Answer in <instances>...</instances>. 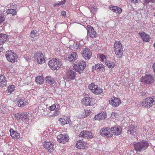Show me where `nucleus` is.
Listing matches in <instances>:
<instances>
[{"mask_svg": "<svg viewBox=\"0 0 155 155\" xmlns=\"http://www.w3.org/2000/svg\"><path fill=\"white\" fill-rule=\"evenodd\" d=\"M28 114L26 113H22L21 120L23 121H26L28 120L27 117Z\"/></svg>", "mask_w": 155, "mask_h": 155, "instance_id": "4c0bfd02", "label": "nucleus"}, {"mask_svg": "<svg viewBox=\"0 0 155 155\" xmlns=\"http://www.w3.org/2000/svg\"><path fill=\"white\" fill-rule=\"evenodd\" d=\"M153 2L152 0H145V2L143 3L144 5H147L150 2Z\"/></svg>", "mask_w": 155, "mask_h": 155, "instance_id": "de8ad7c7", "label": "nucleus"}, {"mask_svg": "<svg viewBox=\"0 0 155 155\" xmlns=\"http://www.w3.org/2000/svg\"><path fill=\"white\" fill-rule=\"evenodd\" d=\"M7 82L5 77L4 75H0V87L6 86Z\"/></svg>", "mask_w": 155, "mask_h": 155, "instance_id": "b1692460", "label": "nucleus"}, {"mask_svg": "<svg viewBox=\"0 0 155 155\" xmlns=\"http://www.w3.org/2000/svg\"><path fill=\"white\" fill-rule=\"evenodd\" d=\"M114 51L117 56L120 58L123 55V50L121 42L119 41H116L114 44Z\"/></svg>", "mask_w": 155, "mask_h": 155, "instance_id": "7ed1b4c3", "label": "nucleus"}, {"mask_svg": "<svg viewBox=\"0 0 155 155\" xmlns=\"http://www.w3.org/2000/svg\"><path fill=\"white\" fill-rule=\"evenodd\" d=\"M134 4H136L137 3H139L140 2V0H130Z\"/></svg>", "mask_w": 155, "mask_h": 155, "instance_id": "09e8293b", "label": "nucleus"}, {"mask_svg": "<svg viewBox=\"0 0 155 155\" xmlns=\"http://www.w3.org/2000/svg\"><path fill=\"white\" fill-rule=\"evenodd\" d=\"M105 64L109 68H112L115 66V64L114 62L109 60H107L106 61Z\"/></svg>", "mask_w": 155, "mask_h": 155, "instance_id": "c9c22d12", "label": "nucleus"}, {"mask_svg": "<svg viewBox=\"0 0 155 155\" xmlns=\"http://www.w3.org/2000/svg\"><path fill=\"white\" fill-rule=\"evenodd\" d=\"M59 113V111L58 110H56L54 112V115H58Z\"/></svg>", "mask_w": 155, "mask_h": 155, "instance_id": "6e6d98bb", "label": "nucleus"}, {"mask_svg": "<svg viewBox=\"0 0 155 155\" xmlns=\"http://www.w3.org/2000/svg\"><path fill=\"white\" fill-rule=\"evenodd\" d=\"M10 135L12 137L16 139L20 138V134L19 133L17 132L16 131H14L12 129H11L10 130Z\"/></svg>", "mask_w": 155, "mask_h": 155, "instance_id": "a878e982", "label": "nucleus"}, {"mask_svg": "<svg viewBox=\"0 0 155 155\" xmlns=\"http://www.w3.org/2000/svg\"><path fill=\"white\" fill-rule=\"evenodd\" d=\"M99 57L102 60V61H103L104 59H105L106 58V56L104 55L103 54H101L100 55Z\"/></svg>", "mask_w": 155, "mask_h": 155, "instance_id": "a18cd8bd", "label": "nucleus"}, {"mask_svg": "<svg viewBox=\"0 0 155 155\" xmlns=\"http://www.w3.org/2000/svg\"><path fill=\"white\" fill-rule=\"evenodd\" d=\"M38 34L36 31L33 30L31 32L30 36L33 38L34 41L38 38Z\"/></svg>", "mask_w": 155, "mask_h": 155, "instance_id": "c756f323", "label": "nucleus"}, {"mask_svg": "<svg viewBox=\"0 0 155 155\" xmlns=\"http://www.w3.org/2000/svg\"><path fill=\"white\" fill-rule=\"evenodd\" d=\"M6 13L7 14H11L13 16L17 14V11L15 9L11 8L7 10Z\"/></svg>", "mask_w": 155, "mask_h": 155, "instance_id": "7c9ffc66", "label": "nucleus"}, {"mask_svg": "<svg viewBox=\"0 0 155 155\" xmlns=\"http://www.w3.org/2000/svg\"><path fill=\"white\" fill-rule=\"evenodd\" d=\"M61 15L63 16L64 18H65L66 17V13L65 11H62L61 12Z\"/></svg>", "mask_w": 155, "mask_h": 155, "instance_id": "603ef678", "label": "nucleus"}, {"mask_svg": "<svg viewBox=\"0 0 155 155\" xmlns=\"http://www.w3.org/2000/svg\"><path fill=\"white\" fill-rule=\"evenodd\" d=\"M79 137L91 139L93 138L91 132L89 131L83 130L79 134Z\"/></svg>", "mask_w": 155, "mask_h": 155, "instance_id": "dca6fc26", "label": "nucleus"}, {"mask_svg": "<svg viewBox=\"0 0 155 155\" xmlns=\"http://www.w3.org/2000/svg\"><path fill=\"white\" fill-rule=\"evenodd\" d=\"M142 106L146 108H149L155 104V97H148L141 103Z\"/></svg>", "mask_w": 155, "mask_h": 155, "instance_id": "423d86ee", "label": "nucleus"}, {"mask_svg": "<svg viewBox=\"0 0 155 155\" xmlns=\"http://www.w3.org/2000/svg\"><path fill=\"white\" fill-rule=\"evenodd\" d=\"M36 82L40 84H42L44 81L43 78L41 76H38L35 79Z\"/></svg>", "mask_w": 155, "mask_h": 155, "instance_id": "72a5a7b5", "label": "nucleus"}, {"mask_svg": "<svg viewBox=\"0 0 155 155\" xmlns=\"http://www.w3.org/2000/svg\"><path fill=\"white\" fill-rule=\"evenodd\" d=\"M17 105L19 107H23L27 105V102L24 99L19 98L17 100Z\"/></svg>", "mask_w": 155, "mask_h": 155, "instance_id": "393cba45", "label": "nucleus"}, {"mask_svg": "<svg viewBox=\"0 0 155 155\" xmlns=\"http://www.w3.org/2000/svg\"><path fill=\"white\" fill-rule=\"evenodd\" d=\"M139 35L142 37L143 41L148 42L150 39V36L147 34L146 33L143 32L139 33Z\"/></svg>", "mask_w": 155, "mask_h": 155, "instance_id": "aec40b11", "label": "nucleus"}, {"mask_svg": "<svg viewBox=\"0 0 155 155\" xmlns=\"http://www.w3.org/2000/svg\"><path fill=\"white\" fill-rule=\"evenodd\" d=\"M94 100L92 98L85 97L82 100V103L86 106H93L95 104Z\"/></svg>", "mask_w": 155, "mask_h": 155, "instance_id": "1a4fd4ad", "label": "nucleus"}, {"mask_svg": "<svg viewBox=\"0 0 155 155\" xmlns=\"http://www.w3.org/2000/svg\"><path fill=\"white\" fill-rule=\"evenodd\" d=\"M154 71L155 72V63L153 64L152 66Z\"/></svg>", "mask_w": 155, "mask_h": 155, "instance_id": "4d7b16f0", "label": "nucleus"}, {"mask_svg": "<svg viewBox=\"0 0 155 155\" xmlns=\"http://www.w3.org/2000/svg\"><path fill=\"white\" fill-rule=\"evenodd\" d=\"M76 75V72L73 70H70L67 72V77L69 80L74 79Z\"/></svg>", "mask_w": 155, "mask_h": 155, "instance_id": "6ab92c4d", "label": "nucleus"}, {"mask_svg": "<svg viewBox=\"0 0 155 155\" xmlns=\"http://www.w3.org/2000/svg\"><path fill=\"white\" fill-rule=\"evenodd\" d=\"M107 114L104 112L99 113L98 114L95 115L94 117L93 118L94 120H103L106 118Z\"/></svg>", "mask_w": 155, "mask_h": 155, "instance_id": "f3484780", "label": "nucleus"}, {"mask_svg": "<svg viewBox=\"0 0 155 155\" xmlns=\"http://www.w3.org/2000/svg\"><path fill=\"white\" fill-rule=\"evenodd\" d=\"M96 8L95 7H94V8H93L92 9L93 10V11L92 10H91V9H92V8H91V9H90V11L92 12L93 13V14H95V12H96Z\"/></svg>", "mask_w": 155, "mask_h": 155, "instance_id": "5fc2aeb1", "label": "nucleus"}, {"mask_svg": "<svg viewBox=\"0 0 155 155\" xmlns=\"http://www.w3.org/2000/svg\"><path fill=\"white\" fill-rule=\"evenodd\" d=\"M58 141L59 143H64L69 140L68 137L66 134H61L57 136Z\"/></svg>", "mask_w": 155, "mask_h": 155, "instance_id": "9b49d317", "label": "nucleus"}, {"mask_svg": "<svg viewBox=\"0 0 155 155\" xmlns=\"http://www.w3.org/2000/svg\"><path fill=\"white\" fill-rule=\"evenodd\" d=\"M97 85H95L94 83H92L89 85L88 87L89 89L91 90V92L93 93V91H94L95 88H96Z\"/></svg>", "mask_w": 155, "mask_h": 155, "instance_id": "e433bc0d", "label": "nucleus"}, {"mask_svg": "<svg viewBox=\"0 0 155 155\" xmlns=\"http://www.w3.org/2000/svg\"><path fill=\"white\" fill-rule=\"evenodd\" d=\"M36 54L37 61L38 64H42L45 62V57L42 53L40 52H38Z\"/></svg>", "mask_w": 155, "mask_h": 155, "instance_id": "ddd939ff", "label": "nucleus"}, {"mask_svg": "<svg viewBox=\"0 0 155 155\" xmlns=\"http://www.w3.org/2000/svg\"><path fill=\"white\" fill-rule=\"evenodd\" d=\"M110 8V10L113 11L114 12L118 14H120L122 12V9L116 6H111Z\"/></svg>", "mask_w": 155, "mask_h": 155, "instance_id": "bb28decb", "label": "nucleus"}, {"mask_svg": "<svg viewBox=\"0 0 155 155\" xmlns=\"http://www.w3.org/2000/svg\"><path fill=\"white\" fill-rule=\"evenodd\" d=\"M14 85H12L8 87V88L7 89V91H8V93H11L14 91Z\"/></svg>", "mask_w": 155, "mask_h": 155, "instance_id": "58836bf2", "label": "nucleus"}, {"mask_svg": "<svg viewBox=\"0 0 155 155\" xmlns=\"http://www.w3.org/2000/svg\"><path fill=\"white\" fill-rule=\"evenodd\" d=\"M78 57L77 53L76 52H72L71 54L68 57V60L70 62H74Z\"/></svg>", "mask_w": 155, "mask_h": 155, "instance_id": "412c9836", "label": "nucleus"}, {"mask_svg": "<svg viewBox=\"0 0 155 155\" xmlns=\"http://www.w3.org/2000/svg\"><path fill=\"white\" fill-rule=\"evenodd\" d=\"M59 121H60L61 124L63 125L69 124L70 122L71 121L70 119L67 117L64 118H61L60 119Z\"/></svg>", "mask_w": 155, "mask_h": 155, "instance_id": "c85d7f7f", "label": "nucleus"}, {"mask_svg": "<svg viewBox=\"0 0 155 155\" xmlns=\"http://www.w3.org/2000/svg\"><path fill=\"white\" fill-rule=\"evenodd\" d=\"M109 103L114 107H117L121 103L120 99L115 97H112L109 101Z\"/></svg>", "mask_w": 155, "mask_h": 155, "instance_id": "f8f14e48", "label": "nucleus"}, {"mask_svg": "<svg viewBox=\"0 0 155 155\" xmlns=\"http://www.w3.org/2000/svg\"><path fill=\"white\" fill-rule=\"evenodd\" d=\"M66 2L65 0H63V1L61 2L58 3H54L53 5V6L54 7H58L60 5H61L64 4Z\"/></svg>", "mask_w": 155, "mask_h": 155, "instance_id": "ea45409f", "label": "nucleus"}, {"mask_svg": "<svg viewBox=\"0 0 155 155\" xmlns=\"http://www.w3.org/2000/svg\"><path fill=\"white\" fill-rule=\"evenodd\" d=\"M43 144L44 147L48 150V152H51L53 150V144L51 142L45 141V142L43 143Z\"/></svg>", "mask_w": 155, "mask_h": 155, "instance_id": "a211bd4d", "label": "nucleus"}, {"mask_svg": "<svg viewBox=\"0 0 155 155\" xmlns=\"http://www.w3.org/2000/svg\"><path fill=\"white\" fill-rule=\"evenodd\" d=\"M5 20V17L2 14H0V25Z\"/></svg>", "mask_w": 155, "mask_h": 155, "instance_id": "37998d69", "label": "nucleus"}, {"mask_svg": "<svg viewBox=\"0 0 155 155\" xmlns=\"http://www.w3.org/2000/svg\"><path fill=\"white\" fill-rule=\"evenodd\" d=\"M82 56L85 60L90 59L92 56V52L89 49L85 48L83 49L82 52Z\"/></svg>", "mask_w": 155, "mask_h": 155, "instance_id": "9d476101", "label": "nucleus"}, {"mask_svg": "<svg viewBox=\"0 0 155 155\" xmlns=\"http://www.w3.org/2000/svg\"><path fill=\"white\" fill-rule=\"evenodd\" d=\"M18 115L19 116V117H20V119L21 120V117L22 116V114H18Z\"/></svg>", "mask_w": 155, "mask_h": 155, "instance_id": "bf43d9fd", "label": "nucleus"}, {"mask_svg": "<svg viewBox=\"0 0 155 155\" xmlns=\"http://www.w3.org/2000/svg\"><path fill=\"white\" fill-rule=\"evenodd\" d=\"M46 81L47 83L50 84H54V80L53 78L48 76L46 77Z\"/></svg>", "mask_w": 155, "mask_h": 155, "instance_id": "f704fd0d", "label": "nucleus"}, {"mask_svg": "<svg viewBox=\"0 0 155 155\" xmlns=\"http://www.w3.org/2000/svg\"><path fill=\"white\" fill-rule=\"evenodd\" d=\"M87 29V35L92 38H95L97 37V34L96 31L94 30L93 27L90 25L88 27Z\"/></svg>", "mask_w": 155, "mask_h": 155, "instance_id": "2eb2a0df", "label": "nucleus"}, {"mask_svg": "<svg viewBox=\"0 0 155 155\" xmlns=\"http://www.w3.org/2000/svg\"><path fill=\"white\" fill-rule=\"evenodd\" d=\"M110 129L107 127L102 128L100 131L101 135L105 137H111L113 136V134L110 132Z\"/></svg>", "mask_w": 155, "mask_h": 155, "instance_id": "6e6552de", "label": "nucleus"}, {"mask_svg": "<svg viewBox=\"0 0 155 155\" xmlns=\"http://www.w3.org/2000/svg\"><path fill=\"white\" fill-rule=\"evenodd\" d=\"M136 130L135 127L132 124L130 125L129 127L128 131V133L131 134H134L136 132Z\"/></svg>", "mask_w": 155, "mask_h": 155, "instance_id": "2f4dec72", "label": "nucleus"}, {"mask_svg": "<svg viewBox=\"0 0 155 155\" xmlns=\"http://www.w3.org/2000/svg\"><path fill=\"white\" fill-rule=\"evenodd\" d=\"M96 88H95V89L94 91H93V93H94L96 95H98L102 93V90L100 87H98V86L97 85V87H96Z\"/></svg>", "mask_w": 155, "mask_h": 155, "instance_id": "473e14b6", "label": "nucleus"}, {"mask_svg": "<svg viewBox=\"0 0 155 155\" xmlns=\"http://www.w3.org/2000/svg\"><path fill=\"white\" fill-rule=\"evenodd\" d=\"M154 16H155V14H154Z\"/></svg>", "mask_w": 155, "mask_h": 155, "instance_id": "052dcab7", "label": "nucleus"}, {"mask_svg": "<svg viewBox=\"0 0 155 155\" xmlns=\"http://www.w3.org/2000/svg\"><path fill=\"white\" fill-rule=\"evenodd\" d=\"M73 46L74 47V48L77 50L80 48L82 47L81 45L77 43H74L73 44Z\"/></svg>", "mask_w": 155, "mask_h": 155, "instance_id": "a19ab883", "label": "nucleus"}, {"mask_svg": "<svg viewBox=\"0 0 155 155\" xmlns=\"http://www.w3.org/2000/svg\"><path fill=\"white\" fill-rule=\"evenodd\" d=\"M24 58L26 60L28 61H29L30 60V58L27 55H25L24 56Z\"/></svg>", "mask_w": 155, "mask_h": 155, "instance_id": "3c124183", "label": "nucleus"}, {"mask_svg": "<svg viewBox=\"0 0 155 155\" xmlns=\"http://www.w3.org/2000/svg\"><path fill=\"white\" fill-rule=\"evenodd\" d=\"M18 114H16L15 117L16 119L17 120L19 121L20 119V117H19V116L18 115Z\"/></svg>", "mask_w": 155, "mask_h": 155, "instance_id": "864d4df0", "label": "nucleus"}, {"mask_svg": "<svg viewBox=\"0 0 155 155\" xmlns=\"http://www.w3.org/2000/svg\"><path fill=\"white\" fill-rule=\"evenodd\" d=\"M48 65L52 70H58L61 67V62L58 58H53L49 61Z\"/></svg>", "mask_w": 155, "mask_h": 155, "instance_id": "f03ea898", "label": "nucleus"}, {"mask_svg": "<svg viewBox=\"0 0 155 155\" xmlns=\"http://www.w3.org/2000/svg\"><path fill=\"white\" fill-rule=\"evenodd\" d=\"M56 107V105L55 104L52 105L49 107V109L51 110H54Z\"/></svg>", "mask_w": 155, "mask_h": 155, "instance_id": "49530a36", "label": "nucleus"}, {"mask_svg": "<svg viewBox=\"0 0 155 155\" xmlns=\"http://www.w3.org/2000/svg\"><path fill=\"white\" fill-rule=\"evenodd\" d=\"M140 80L145 84H151L154 82V77L150 74H146L144 76H142Z\"/></svg>", "mask_w": 155, "mask_h": 155, "instance_id": "39448f33", "label": "nucleus"}, {"mask_svg": "<svg viewBox=\"0 0 155 155\" xmlns=\"http://www.w3.org/2000/svg\"><path fill=\"white\" fill-rule=\"evenodd\" d=\"M148 93L146 92H142L140 93V95L142 96L143 97H145L147 96V95Z\"/></svg>", "mask_w": 155, "mask_h": 155, "instance_id": "8fccbe9b", "label": "nucleus"}, {"mask_svg": "<svg viewBox=\"0 0 155 155\" xmlns=\"http://www.w3.org/2000/svg\"><path fill=\"white\" fill-rule=\"evenodd\" d=\"M8 37V35L5 34H0V45L3 44L6 41Z\"/></svg>", "mask_w": 155, "mask_h": 155, "instance_id": "cd10ccee", "label": "nucleus"}, {"mask_svg": "<svg viewBox=\"0 0 155 155\" xmlns=\"http://www.w3.org/2000/svg\"><path fill=\"white\" fill-rule=\"evenodd\" d=\"M93 69L97 70V71H104L105 70L104 65L102 64H96L93 67Z\"/></svg>", "mask_w": 155, "mask_h": 155, "instance_id": "5701e85b", "label": "nucleus"}, {"mask_svg": "<svg viewBox=\"0 0 155 155\" xmlns=\"http://www.w3.org/2000/svg\"><path fill=\"white\" fill-rule=\"evenodd\" d=\"M3 48L2 47H0V52H2L3 51Z\"/></svg>", "mask_w": 155, "mask_h": 155, "instance_id": "13d9d810", "label": "nucleus"}, {"mask_svg": "<svg viewBox=\"0 0 155 155\" xmlns=\"http://www.w3.org/2000/svg\"><path fill=\"white\" fill-rule=\"evenodd\" d=\"M5 56L7 60L12 63H14L17 61V59L18 58L17 54L12 52L11 50L6 51Z\"/></svg>", "mask_w": 155, "mask_h": 155, "instance_id": "0eeeda50", "label": "nucleus"}, {"mask_svg": "<svg viewBox=\"0 0 155 155\" xmlns=\"http://www.w3.org/2000/svg\"><path fill=\"white\" fill-rule=\"evenodd\" d=\"M110 130L112 134L113 133L115 135H118L121 134L122 129L120 126H114L112 127Z\"/></svg>", "mask_w": 155, "mask_h": 155, "instance_id": "4468645a", "label": "nucleus"}, {"mask_svg": "<svg viewBox=\"0 0 155 155\" xmlns=\"http://www.w3.org/2000/svg\"><path fill=\"white\" fill-rule=\"evenodd\" d=\"M91 111L90 110H84L85 115V116H84V117H85L87 116H88L91 114Z\"/></svg>", "mask_w": 155, "mask_h": 155, "instance_id": "c03bdc74", "label": "nucleus"}, {"mask_svg": "<svg viewBox=\"0 0 155 155\" xmlns=\"http://www.w3.org/2000/svg\"><path fill=\"white\" fill-rule=\"evenodd\" d=\"M86 144V143L85 142L82 141L81 140H79L77 141L76 145V147L78 149H83L85 148Z\"/></svg>", "mask_w": 155, "mask_h": 155, "instance_id": "4be33fe9", "label": "nucleus"}, {"mask_svg": "<svg viewBox=\"0 0 155 155\" xmlns=\"http://www.w3.org/2000/svg\"><path fill=\"white\" fill-rule=\"evenodd\" d=\"M119 116V114L115 112H113L111 114V117L113 119L117 118Z\"/></svg>", "mask_w": 155, "mask_h": 155, "instance_id": "79ce46f5", "label": "nucleus"}, {"mask_svg": "<svg viewBox=\"0 0 155 155\" xmlns=\"http://www.w3.org/2000/svg\"><path fill=\"white\" fill-rule=\"evenodd\" d=\"M86 63V62L83 61H81L78 63L75 64L73 66L74 69L80 74L84 71L85 68Z\"/></svg>", "mask_w": 155, "mask_h": 155, "instance_id": "20e7f679", "label": "nucleus"}, {"mask_svg": "<svg viewBox=\"0 0 155 155\" xmlns=\"http://www.w3.org/2000/svg\"><path fill=\"white\" fill-rule=\"evenodd\" d=\"M149 145V143L148 142L142 140L136 143L134 145V146L136 150L142 152L147 149Z\"/></svg>", "mask_w": 155, "mask_h": 155, "instance_id": "f257e3e1", "label": "nucleus"}]
</instances>
